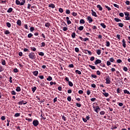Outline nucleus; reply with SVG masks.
Segmentation results:
<instances>
[{
    "label": "nucleus",
    "instance_id": "nucleus-1",
    "mask_svg": "<svg viewBox=\"0 0 130 130\" xmlns=\"http://www.w3.org/2000/svg\"><path fill=\"white\" fill-rule=\"evenodd\" d=\"M22 2H20L19 0H16L15 3L16 5L19 6H24L26 4V0H22Z\"/></svg>",
    "mask_w": 130,
    "mask_h": 130
},
{
    "label": "nucleus",
    "instance_id": "nucleus-2",
    "mask_svg": "<svg viewBox=\"0 0 130 130\" xmlns=\"http://www.w3.org/2000/svg\"><path fill=\"white\" fill-rule=\"evenodd\" d=\"M29 58L31 59H35V53L34 52H30L28 54Z\"/></svg>",
    "mask_w": 130,
    "mask_h": 130
},
{
    "label": "nucleus",
    "instance_id": "nucleus-3",
    "mask_svg": "<svg viewBox=\"0 0 130 130\" xmlns=\"http://www.w3.org/2000/svg\"><path fill=\"white\" fill-rule=\"evenodd\" d=\"M124 15L125 16H126L125 17V20H127L128 21L129 20H130L129 13L127 12H124Z\"/></svg>",
    "mask_w": 130,
    "mask_h": 130
},
{
    "label": "nucleus",
    "instance_id": "nucleus-4",
    "mask_svg": "<svg viewBox=\"0 0 130 130\" xmlns=\"http://www.w3.org/2000/svg\"><path fill=\"white\" fill-rule=\"evenodd\" d=\"M32 124L35 126H38V124H39V121H38V120H34L32 121Z\"/></svg>",
    "mask_w": 130,
    "mask_h": 130
},
{
    "label": "nucleus",
    "instance_id": "nucleus-5",
    "mask_svg": "<svg viewBox=\"0 0 130 130\" xmlns=\"http://www.w3.org/2000/svg\"><path fill=\"white\" fill-rule=\"evenodd\" d=\"M105 80H106V84H110V81L111 79H110V77L109 76H108Z\"/></svg>",
    "mask_w": 130,
    "mask_h": 130
},
{
    "label": "nucleus",
    "instance_id": "nucleus-6",
    "mask_svg": "<svg viewBox=\"0 0 130 130\" xmlns=\"http://www.w3.org/2000/svg\"><path fill=\"white\" fill-rule=\"evenodd\" d=\"M93 109H94L95 112L98 113V110H100V107L99 106H97L96 107H93Z\"/></svg>",
    "mask_w": 130,
    "mask_h": 130
},
{
    "label": "nucleus",
    "instance_id": "nucleus-7",
    "mask_svg": "<svg viewBox=\"0 0 130 130\" xmlns=\"http://www.w3.org/2000/svg\"><path fill=\"white\" fill-rule=\"evenodd\" d=\"M101 62H102V61L99 59H98L94 61V64L97 66V64H99V63H101Z\"/></svg>",
    "mask_w": 130,
    "mask_h": 130
},
{
    "label": "nucleus",
    "instance_id": "nucleus-8",
    "mask_svg": "<svg viewBox=\"0 0 130 130\" xmlns=\"http://www.w3.org/2000/svg\"><path fill=\"white\" fill-rule=\"evenodd\" d=\"M91 15L93 17H97L98 16L97 15V13L93 10H91Z\"/></svg>",
    "mask_w": 130,
    "mask_h": 130
},
{
    "label": "nucleus",
    "instance_id": "nucleus-9",
    "mask_svg": "<svg viewBox=\"0 0 130 130\" xmlns=\"http://www.w3.org/2000/svg\"><path fill=\"white\" fill-rule=\"evenodd\" d=\"M26 103L27 102L24 101H21L18 102L19 105H22V104H23V105H25Z\"/></svg>",
    "mask_w": 130,
    "mask_h": 130
},
{
    "label": "nucleus",
    "instance_id": "nucleus-10",
    "mask_svg": "<svg viewBox=\"0 0 130 130\" xmlns=\"http://www.w3.org/2000/svg\"><path fill=\"white\" fill-rule=\"evenodd\" d=\"M87 20L88 21V23H90L93 22V19H92V17H91V16L87 17Z\"/></svg>",
    "mask_w": 130,
    "mask_h": 130
},
{
    "label": "nucleus",
    "instance_id": "nucleus-11",
    "mask_svg": "<svg viewBox=\"0 0 130 130\" xmlns=\"http://www.w3.org/2000/svg\"><path fill=\"white\" fill-rule=\"evenodd\" d=\"M122 46L124 47V48H125V47H126V44H125V40H124V39H123L122 40Z\"/></svg>",
    "mask_w": 130,
    "mask_h": 130
},
{
    "label": "nucleus",
    "instance_id": "nucleus-12",
    "mask_svg": "<svg viewBox=\"0 0 130 130\" xmlns=\"http://www.w3.org/2000/svg\"><path fill=\"white\" fill-rule=\"evenodd\" d=\"M66 20L68 25H70V24H72V21L70 20V18L69 17H66Z\"/></svg>",
    "mask_w": 130,
    "mask_h": 130
},
{
    "label": "nucleus",
    "instance_id": "nucleus-13",
    "mask_svg": "<svg viewBox=\"0 0 130 130\" xmlns=\"http://www.w3.org/2000/svg\"><path fill=\"white\" fill-rule=\"evenodd\" d=\"M96 8H97V9H99V11H102V10H103V8H102L101 5H98L96 6Z\"/></svg>",
    "mask_w": 130,
    "mask_h": 130
},
{
    "label": "nucleus",
    "instance_id": "nucleus-14",
    "mask_svg": "<svg viewBox=\"0 0 130 130\" xmlns=\"http://www.w3.org/2000/svg\"><path fill=\"white\" fill-rule=\"evenodd\" d=\"M49 8H51L52 9H54L55 8V5L53 4H50L48 5Z\"/></svg>",
    "mask_w": 130,
    "mask_h": 130
},
{
    "label": "nucleus",
    "instance_id": "nucleus-15",
    "mask_svg": "<svg viewBox=\"0 0 130 130\" xmlns=\"http://www.w3.org/2000/svg\"><path fill=\"white\" fill-rule=\"evenodd\" d=\"M17 24L18 25V26H21V25H22V21H21V20L20 19H18L17 21Z\"/></svg>",
    "mask_w": 130,
    "mask_h": 130
},
{
    "label": "nucleus",
    "instance_id": "nucleus-16",
    "mask_svg": "<svg viewBox=\"0 0 130 130\" xmlns=\"http://www.w3.org/2000/svg\"><path fill=\"white\" fill-rule=\"evenodd\" d=\"M45 27H47V28H49L50 27V23L49 22H47L45 24Z\"/></svg>",
    "mask_w": 130,
    "mask_h": 130
},
{
    "label": "nucleus",
    "instance_id": "nucleus-17",
    "mask_svg": "<svg viewBox=\"0 0 130 130\" xmlns=\"http://www.w3.org/2000/svg\"><path fill=\"white\" fill-rule=\"evenodd\" d=\"M101 26L104 28L105 29L106 28V25L104 23H101Z\"/></svg>",
    "mask_w": 130,
    "mask_h": 130
},
{
    "label": "nucleus",
    "instance_id": "nucleus-18",
    "mask_svg": "<svg viewBox=\"0 0 130 130\" xmlns=\"http://www.w3.org/2000/svg\"><path fill=\"white\" fill-rule=\"evenodd\" d=\"M124 94H127L128 95H130V92L126 89H124L123 90Z\"/></svg>",
    "mask_w": 130,
    "mask_h": 130
},
{
    "label": "nucleus",
    "instance_id": "nucleus-19",
    "mask_svg": "<svg viewBox=\"0 0 130 130\" xmlns=\"http://www.w3.org/2000/svg\"><path fill=\"white\" fill-rule=\"evenodd\" d=\"M33 75H34L36 77H37V76H38V71H35L33 72Z\"/></svg>",
    "mask_w": 130,
    "mask_h": 130
},
{
    "label": "nucleus",
    "instance_id": "nucleus-20",
    "mask_svg": "<svg viewBox=\"0 0 130 130\" xmlns=\"http://www.w3.org/2000/svg\"><path fill=\"white\" fill-rule=\"evenodd\" d=\"M114 21H115V22H121V19H119V18H115Z\"/></svg>",
    "mask_w": 130,
    "mask_h": 130
},
{
    "label": "nucleus",
    "instance_id": "nucleus-21",
    "mask_svg": "<svg viewBox=\"0 0 130 130\" xmlns=\"http://www.w3.org/2000/svg\"><path fill=\"white\" fill-rule=\"evenodd\" d=\"M78 29L79 30V31H82V30H84V26H80L78 28Z\"/></svg>",
    "mask_w": 130,
    "mask_h": 130
},
{
    "label": "nucleus",
    "instance_id": "nucleus-22",
    "mask_svg": "<svg viewBox=\"0 0 130 130\" xmlns=\"http://www.w3.org/2000/svg\"><path fill=\"white\" fill-rule=\"evenodd\" d=\"M96 53L98 55H100L101 54V50L100 49L96 50Z\"/></svg>",
    "mask_w": 130,
    "mask_h": 130
},
{
    "label": "nucleus",
    "instance_id": "nucleus-23",
    "mask_svg": "<svg viewBox=\"0 0 130 130\" xmlns=\"http://www.w3.org/2000/svg\"><path fill=\"white\" fill-rule=\"evenodd\" d=\"M10 31L9 30H6L4 31V34H5L6 35H9V34H10Z\"/></svg>",
    "mask_w": 130,
    "mask_h": 130
},
{
    "label": "nucleus",
    "instance_id": "nucleus-24",
    "mask_svg": "<svg viewBox=\"0 0 130 130\" xmlns=\"http://www.w3.org/2000/svg\"><path fill=\"white\" fill-rule=\"evenodd\" d=\"M16 91L17 92H20L21 91V87H20L19 86H17L16 87Z\"/></svg>",
    "mask_w": 130,
    "mask_h": 130
},
{
    "label": "nucleus",
    "instance_id": "nucleus-25",
    "mask_svg": "<svg viewBox=\"0 0 130 130\" xmlns=\"http://www.w3.org/2000/svg\"><path fill=\"white\" fill-rule=\"evenodd\" d=\"M75 73L76 74H78V75H82V72H81V71H79L78 70L75 71Z\"/></svg>",
    "mask_w": 130,
    "mask_h": 130
},
{
    "label": "nucleus",
    "instance_id": "nucleus-26",
    "mask_svg": "<svg viewBox=\"0 0 130 130\" xmlns=\"http://www.w3.org/2000/svg\"><path fill=\"white\" fill-rule=\"evenodd\" d=\"M88 66L89 67V68L92 69V70H95V69H96V67H95V66H94L89 64V65H88Z\"/></svg>",
    "mask_w": 130,
    "mask_h": 130
},
{
    "label": "nucleus",
    "instance_id": "nucleus-27",
    "mask_svg": "<svg viewBox=\"0 0 130 130\" xmlns=\"http://www.w3.org/2000/svg\"><path fill=\"white\" fill-rule=\"evenodd\" d=\"M13 12V8H10L9 9L7 10V13H12Z\"/></svg>",
    "mask_w": 130,
    "mask_h": 130
},
{
    "label": "nucleus",
    "instance_id": "nucleus-28",
    "mask_svg": "<svg viewBox=\"0 0 130 130\" xmlns=\"http://www.w3.org/2000/svg\"><path fill=\"white\" fill-rule=\"evenodd\" d=\"M6 26H7L8 28H11V26H12V25L11 24V23H10V22H7V23H6Z\"/></svg>",
    "mask_w": 130,
    "mask_h": 130
},
{
    "label": "nucleus",
    "instance_id": "nucleus-29",
    "mask_svg": "<svg viewBox=\"0 0 130 130\" xmlns=\"http://www.w3.org/2000/svg\"><path fill=\"white\" fill-rule=\"evenodd\" d=\"M47 81H52V77L51 76H49L48 78H47Z\"/></svg>",
    "mask_w": 130,
    "mask_h": 130
},
{
    "label": "nucleus",
    "instance_id": "nucleus-30",
    "mask_svg": "<svg viewBox=\"0 0 130 130\" xmlns=\"http://www.w3.org/2000/svg\"><path fill=\"white\" fill-rule=\"evenodd\" d=\"M68 83H69V85L70 87H73V86H74V84H73V82H72L71 81H69Z\"/></svg>",
    "mask_w": 130,
    "mask_h": 130
},
{
    "label": "nucleus",
    "instance_id": "nucleus-31",
    "mask_svg": "<svg viewBox=\"0 0 130 130\" xmlns=\"http://www.w3.org/2000/svg\"><path fill=\"white\" fill-rule=\"evenodd\" d=\"M103 94L105 96V97H108V96H109V93L107 92L103 93Z\"/></svg>",
    "mask_w": 130,
    "mask_h": 130
},
{
    "label": "nucleus",
    "instance_id": "nucleus-32",
    "mask_svg": "<svg viewBox=\"0 0 130 130\" xmlns=\"http://www.w3.org/2000/svg\"><path fill=\"white\" fill-rule=\"evenodd\" d=\"M37 89V87H36V86H34V87H32V91L33 93H34V92H35V91H36Z\"/></svg>",
    "mask_w": 130,
    "mask_h": 130
},
{
    "label": "nucleus",
    "instance_id": "nucleus-33",
    "mask_svg": "<svg viewBox=\"0 0 130 130\" xmlns=\"http://www.w3.org/2000/svg\"><path fill=\"white\" fill-rule=\"evenodd\" d=\"M118 25L119 27H120V28H122V27H123V23H118Z\"/></svg>",
    "mask_w": 130,
    "mask_h": 130
},
{
    "label": "nucleus",
    "instance_id": "nucleus-34",
    "mask_svg": "<svg viewBox=\"0 0 130 130\" xmlns=\"http://www.w3.org/2000/svg\"><path fill=\"white\" fill-rule=\"evenodd\" d=\"M71 36L72 38H76V32H73Z\"/></svg>",
    "mask_w": 130,
    "mask_h": 130
},
{
    "label": "nucleus",
    "instance_id": "nucleus-35",
    "mask_svg": "<svg viewBox=\"0 0 130 130\" xmlns=\"http://www.w3.org/2000/svg\"><path fill=\"white\" fill-rule=\"evenodd\" d=\"M106 46L107 47H109V46H110V42H109V41H107Z\"/></svg>",
    "mask_w": 130,
    "mask_h": 130
},
{
    "label": "nucleus",
    "instance_id": "nucleus-36",
    "mask_svg": "<svg viewBox=\"0 0 130 130\" xmlns=\"http://www.w3.org/2000/svg\"><path fill=\"white\" fill-rule=\"evenodd\" d=\"M106 9H107L108 11H111V8L110 7H108V6L105 5V6Z\"/></svg>",
    "mask_w": 130,
    "mask_h": 130
},
{
    "label": "nucleus",
    "instance_id": "nucleus-37",
    "mask_svg": "<svg viewBox=\"0 0 130 130\" xmlns=\"http://www.w3.org/2000/svg\"><path fill=\"white\" fill-rule=\"evenodd\" d=\"M68 101H69V102H71L72 101V97L71 96H69L67 98Z\"/></svg>",
    "mask_w": 130,
    "mask_h": 130
},
{
    "label": "nucleus",
    "instance_id": "nucleus-38",
    "mask_svg": "<svg viewBox=\"0 0 130 130\" xmlns=\"http://www.w3.org/2000/svg\"><path fill=\"white\" fill-rule=\"evenodd\" d=\"M80 24H85V20L84 19H81L80 20Z\"/></svg>",
    "mask_w": 130,
    "mask_h": 130
},
{
    "label": "nucleus",
    "instance_id": "nucleus-39",
    "mask_svg": "<svg viewBox=\"0 0 130 130\" xmlns=\"http://www.w3.org/2000/svg\"><path fill=\"white\" fill-rule=\"evenodd\" d=\"M39 55H40L41 56H44V53H43V52H40L39 53Z\"/></svg>",
    "mask_w": 130,
    "mask_h": 130
},
{
    "label": "nucleus",
    "instance_id": "nucleus-40",
    "mask_svg": "<svg viewBox=\"0 0 130 130\" xmlns=\"http://www.w3.org/2000/svg\"><path fill=\"white\" fill-rule=\"evenodd\" d=\"M117 63H121L122 62V60L120 59H118L117 60Z\"/></svg>",
    "mask_w": 130,
    "mask_h": 130
},
{
    "label": "nucleus",
    "instance_id": "nucleus-41",
    "mask_svg": "<svg viewBox=\"0 0 130 130\" xmlns=\"http://www.w3.org/2000/svg\"><path fill=\"white\" fill-rule=\"evenodd\" d=\"M33 36V34L29 33L28 35H27V37L28 38H31V37H32Z\"/></svg>",
    "mask_w": 130,
    "mask_h": 130
},
{
    "label": "nucleus",
    "instance_id": "nucleus-42",
    "mask_svg": "<svg viewBox=\"0 0 130 130\" xmlns=\"http://www.w3.org/2000/svg\"><path fill=\"white\" fill-rule=\"evenodd\" d=\"M31 50H32L33 51H36V48L35 47H30Z\"/></svg>",
    "mask_w": 130,
    "mask_h": 130
},
{
    "label": "nucleus",
    "instance_id": "nucleus-43",
    "mask_svg": "<svg viewBox=\"0 0 130 130\" xmlns=\"http://www.w3.org/2000/svg\"><path fill=\"white\" fill-rule=\"evenodd\" d=\"M109 61L110 62H114V58L111 57L110 58Z\"/></svg>",
    "mask_w": 130,
    "mask_h": 130
},
{
    "label": "nucleus",
    "instance_id": "nucleus-44",
    "mask_svg": "<svg viewBox=\"0 0 130 130\" xmlns=\"http://www.w3.org/2000/svg\"><path fill=\"white\" fill-rule=\"evenodd\" d=\"M13 72H14V73H18L19 72V70H18V69L15 68L13 70Z\"/></svg>",
    "mask_w": 130,
    "mask_h": 130
},
{
    "label": "nucleus",
    "instance_id": "nucleus-45",
    "mask_svg": "<svg viewBox=\"0 0 130 130\" xmlns=\"http://www.w3.org/2000/svg\"><path fill=\"white\" fill-rule=\"evenodd\" d=\"M101 115H104L105 114V112L104 111H102L100 113Z\"/></svg>",
    "mask_w": 130,
    "mask_h": 130
},
{
    "label": "nucleus",
    "instance_id": "nucleus-46",
    "mask_svg": "<svg viewBox=\"0 0 130 130\" xmlns=\"http://www.w3.org/2000/svg\"><path fill=\"white\" fill-rule=\"evenodd\" d=\"M2 63L3 66H6V60H2Z\"/></svg>",
    "mask_w": 130,
    "mask_h": 130
},
{
    "label": "nucleus",
    "instance_id": "nucleus-47",
    "mask_svg": "<svg viewBox=\"0 0 130 130\" xmlns=\"http://www.w3.org/2000/svg\"><path fill=\"white\" fill-rule=\"evenodd\" d=\"M123 70L124 72H127L128 71V69L126 67H124Z\"/></svg>",
    "mask_w": 130,
    "mask_h": 130
},
{
    "label": "nucleus",
    "instance_id": "nucleus-48",
    "mask_svg": "<svg viewBox=\"0 0 130 130\" xmlns=\"http://www.w3.org/2000/svg\"><path fill=\"white\" fill-rule=\"evenodd\" d=\"M91 78H93V79H96L97 78V75L91 74Z\"/></svg>",
    "mask_w": 130,
    "mask_h": 130
},
{
    "label": "nucleus",
    "instance_id": "nucleus-49",
    "mask_svg": "<svg viewBox=\"0 0 130 130\" xmlns=\"http://www.w3.org/2000/svg\"><path fill=\"white\" fill-rule=\"evenodd\" d=\"M111 65V62L110 61H107V66H108V67H109V66Z\"/></svg>",
    "mask_w": 130,
    "mask_h": 130
},
{
    "label": "nucleus",
    "instance_id": "nucleus-50",
    "mask_svg": "<svg viewBox=\"0 0 130 130\" xmlns=\"http://www.w3.org/2000/svg\"><path fill=\"white\" fill-rule=\"evenodd\" d=\"M114 7H115V8H117V9L119 8V6L117 4H113Z\"/></svg>",
    "mask_w": 130,
    "mask_h": 130
},
{
    "label": "nucleus",
    "instance_id": "nucleus-51",
    "mask_svg": "<svg viewBox=\"0 0 130 130\" xmlns=\"http://www.w3.org/2000/svg\"><path fill=\"white\" fill-rule=\"evenodd\" d=\"M34 30H35V28H34V27H31L30 28V32H33V31H34Z\"/></svg>",
    "mask_w": 130,
    "mask_h": 130
},
{
    "label": "nucleus",
    "instance_id": "nucleus-52",
    "mask_svg": "<svg viewBox=\"0 0 130 130\" xmlns=\"http://www.w3.org/2000/svg\"><path fill=\"white\" fill-rule=\"evenodd\" d=\"M14 116L15 117H19V116H20V113H17L15 114Z\"/></svg>",
    "mask_w": 130,
    "mask_h": 130
},
{
    "label": "nucleus",
    "instance_id": "nucleus-53",
    "mask_svg": "<svg viewBox=\"0 0 130 130\" xmlns=\"http://www.w3.org/2000/svg\"><path fill=\"white\" fill-rule=\"evenodd\" d=\"M86 93H87V94L89 95H90V94H91V91H90V90L88 89L86 91Z\"/></svg>",
    "mask_w": 130,
    "mask_h": 130
},
{
    "label": "nucleus",
    "instance_id": "nucleus-54",
    "mask_svg": "<svg viewBox=\"0 0 130 130\" xmlns=\"http://www.w3.org/2000/svg\"><path fill=\"white\" fill-rule=\"evenodd\" d=\"M119 16L120 17H124V14H123V13H120L119 14Z\"/></svg>",
    "mask_w": 130,
    "mask_h": 130
},
{
    "label": "nucleus",
    "instance_id": "nucleus-55",
    "mask_svg": "<svg viewBox=\"0 0 130 130\" xmlns=\"http://www.w3.org/2000/svg\"><path fill=\"white\" fill-rule=\"evenodd\" d=\"M25 120H28L29 122H31V121H32V119L26 118Z\"/></svg>",
    "mask_w": 130,
    "mask_h": 130
},
{
    "label": "nucleus",
    "instance_id": "nucleus-56",
    "mask_svg": "<svg viewBox=\"0 0 130 130\" xmlns=\"http://www.w3.org/2000/svg\"><path fill=\"white\" fill-rule=\"evenodd\" d=\"M11 94H12V95H16V91H15V90H12L11 91Z\"/></svg>",
    "mask_w": 130,
    "mask_h": 130
},
{
    "label": "nucleus",
    "instance_id": "nucleus-57",
    "mask_svg": "<svg viewBox=\"0 0 130 130\" xmlns=\"http://www.w3.org/2000/svg\"><path fill=\"white\" fill-rule=\"evenodd\" d=\"M44 46H45V43L42 42V43H41V47H44Z\"/></svg>",
    "mask_w": 130,
    "mask_h": 130
},
{
    "label": "nucleus",
    "instance_id": "nucleus-58",
    "mask_svg": "<svg viewBox=\"0 0 130 130\" xmlns=\"http://www.w3.org/2000/svg\"><path fill=\"white\" fill-rule=\"evenodd\" d=\"M77 15H78V14L76 12L72 13V16H73L74 17H76V16H77Z\"/></svg>",
    "mask_w": 130,
    "mask_h": 130
},
{
    "label": "nucleus",
    "instance_id": "nucleus-59",
    "mask_svg": "<svg viewBox=\"0 0 130 130\" xmlns=\"http://www.w3.org/2000/svg\"><path fill=\"white\" fill-rule=\"evenodd\" d=\"M66 14H71V11L69 9L66 10Z\"/></svg>",
    "mask_w": 130,
    "mask_h": 130
},
{
    "label": "nucleus",
    "instance_id": "nucleus-60",
    "mask_svg": "<svg viewBox=\"0 0 130 130\" xmlns=\"http://www.w3.org/2000/svg\"><path fill=\"white\" fill-rule=\"evenodd\" d=\"M90 101H92V102H94V101H96V98H91L90 99Z\"/></svg>",
    "mask_w": 130,
    "mask_h": 130
},
{
    "label": "nucleus",
    "instance_id": "nucleus-61",
    "mask_svg": "<svg viewBox=\"0 0 130 130\" xmlns=\"http://www.w3.org/2000/svg\"><path fill=\"white\" fill-rule=\"evenodd\" d=\"M75 50L76 52H79V51H80L79 48H77V47L75 48Z\"/></svg>",
    "mask_w": 130,
    "mask_h": 130
},
{
    "label": "nucleus",
    "instance_id": "nucleus-62",
    "mask_svg": "<svg viewBox=\"0 0 130 130\" xmlns=\"http://www.w3.org/2000/svg\"><path fill=\"white\" fill-rule=\"evenodd\" d=\"M78 93H79V94H83L84 91H83V90H79Z\"/></svg>",
    "mask_w": 130,
    "mask_h": 130
},
{
    "label": "nucleus",
    "instance_id": "nucleus-63",
    "mask_svg": "<svg viewBox=\"0 0 130 130\" xmlns=\"http://www.w3.org/2000/svg\"><path fill=\"white\" fill-rule=\"evenodd\" d=\"M59 12H60V13H63V9H62V8H59Z\"/></svg>",
    "mask_w": 130,
    "mask_h": 130
},
{
    "label": "nucleus",
    "instance_id": "nucleus-64",
    "mask_svg": "<svg viewBox=\"0 0 130 130\" xmlns=\"http://www.w3.org/2000/svg\"><path fill=\"white\" fill-rule=\"evenodd\" d=\"M125 4H126V5H127V6H129V4H130V2H129V1H126L125 2Z\"/></svg>",
    "mask_w": 130,
    "mask_h": 130
}]
</instances>
